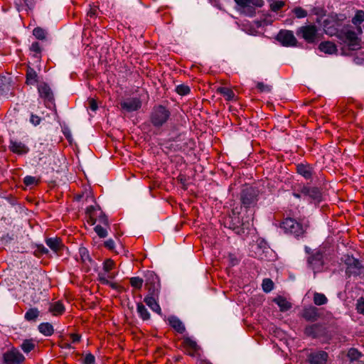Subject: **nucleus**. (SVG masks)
<instances>
[{
    "instance_id": "obj_22",
    "label": "nucleus",
    "mask_w": 364,
    "mask_h": 364,
    "mask_svg": "<svg viewBox=\"0 0 364 364\" xmlns=\"http://www.w3.org/2000/svg\"><path fill=\"white\" fill-rule=\"evenodd\" d=\"M169 325L178 333H183L186 328L183 322L176 316H171L168 318Z\"/></svg>"
},
{
    "instance_id": "obj_35",
    "label": "nucleus",
    "mask_w": 364,
    "mask_h": 364,
    "mask_svg": "<svg viewBox=\"0 0 364 364\" xmlns=\"http://www.w3.org/2000/svg\"><path fill=\"white\" fill-rule=\"evenodd\" d=\"M362 355V353L355 348H350L347 353V356L350 362L358 360Z\"/></svg>"
},
{
    "instance_id": "obj_15",
    "label": "nucleus",
    "mask_w": 364,
    "mask_h": 364,
    "mask_svg": "<svg viewBox=\"0 0 364 364\" xmlns=\"http://www.w3.org/2000/svg\"><path fill=\"white\" fill-rule=\"evenodd\" d=\"M276 40L285 47H293L297 44V40L293 31L289 30L279 31L276 36Z\"/></svg>"
},
{
    "instance_id": "obj_53",
    "label": "nucleus",
    "mask_w": 364,
    "mask_h": 364,
    "mask_svg": "<svg viewBox=\"0 0 364 364\" xmlns=\"http://www.w3.org/2000/svg\"><path fill=\"white\" fill-rule=\"evenodd\" d=\"M79 254L80 255L81 259L83 262L86 260L90 259V256L88 254V250L85 247H80L79 249Z\"/></svg>"
},
{
    "instance_id": "obj_20",
    "label": "nucleus",
    "mask_w": 364,
    "mask_h": 364,
    "mask_svg": "<svg viewBox=\"0 0 364 364\" xmlns=\"http://www.w3.org/2000/svg\"><path fill=\"white\" fill-rule=\"evenodd\" d=\"M38 90L39 92V95L41 98L44 100L45 103H50L53 104L54 102L53 93L49 87V85L46 83H42L39 85L38 87Z\"/></svg>"
},
{
    "instance_id": "obj_41",
    "label": "nucleus",
    "mask_w": 364,
    "mask_h": 364,
    "mask_svg": "<svg viewBox=\"0 0 364 364\" xmlns=\"http://www.w3.org/2000/svg\"><path fill=\"white\" fill-rule=\"evenodd\" d=\"M23 183L28 187L37 186L39 183V180L34 176H26L23 178Z\"/></svg>"
},
{
    "instance_id": "obj_11",
    "label": "nucleus",
    "mask_w": 364,
    "mask_h": 364,
    "mask_svg": "<svg viewBox=\"0 0 364 364\" xmlns=\"http://www.w3.org/2000/svg\"><path fill=\"white\" fill-rule=\"evenodd\" d=\"M300 192L303 193L304 198H307L310 203H319L322 199V194L320 189L315 186H310L307 184H300Z\"/></svg>"
},
{
    "instance_id": "obj_6",
    "label": "nucleus",
    "mask_w": 364,
    "mask_h": 364,
    "mask_svg": "<svg viewBox=\"0 0 364 364\" xmlns=\"http://www.w3.org/2000/svg\"><path fill=\"white\" fill-rule=\"evenodd\" d=\"M345 17L343 15L331 14L328 16L323 21L324 32L330 36H337L342 28L346 26L343 25Z\"/></svg>"
},
{
    "instance_id": "obj_12",
    "label": "nucleus",
    "mask_w": 364,
    "mask_h": 364,
    "mask_svg": "<svg viewBox=\"0 0 364 364\" xmlns=\"http://www.w3.org/2000/svg\"><path fill=\"white\" fill-rule=\"evenodd\" d=\"M345 264L347 266L346 274L349 277L351 276H360L364 273V266L358 259L353 257H348L345 261Z\"/></svg>"
},
{
    "instance_id": "obj_27",
    "label": "nucleus",
    "mask_w": 364,
    "mask_h": 364,
    "mask_svg": "<svg viewBox=\"0 0 364 364\" xmlns=\"http://www.w3.org/2000/svg\"><path fill=\"white\" fill-rule=\"evenodd\" d=\"M274 302L278 305L281 311H287L291 308V304L284 297L279 296L274 299Z\"/></svg>"
},
{
    "instance_id": "obj_3",
    "label": "nucleus",
    "mask_w": 364,
    "mask_h": 364,
    "mask_svg": "<svg viewBox=\"0 0 364 364\" xmlns=\"http://www.w3.org/2000/svg\"><path fill=\"white\" fill-rule=\"evenodd\" d=\"M171 118V111L162 105H155L150 113L149 120L154 127L159 129L164 126Z\"/></svg>"
},
{
    "instance_id": "obj_30",
    "label": "nucleus",
    "mask_w": 364,
    "mask_h": 364,
    "mask_svg": "<svg viewBox=\"0 0 364 364\" xmlns=\"http://www.w3.org/2000/svg\"><path fill=\"white\" fill-rule=\"evenodd\" d=\"M217 92L222 95L227 101L232 100L235 96L234 92L227 87H219Z\"/></svg>"
},
{
    "instance_id": "obj_4",
    "label": "nucleus",
    "mask_w": 364,
    "mask_h": 364,
    "mask_svg": "<svg viewBox=\"0 0 364 364\" xmlns=\"http://www.w3.org/2000/svg\"><path fill=\"white\" fill-rule=\"evenodd\" d=\"M306 252L309 254L307 266L314 274L323 272L326 264V257L321 250H314L310 252V248L306 247Z\"/></svg>"
},
{
    "instance_id": "obj_36",
    "label": "nucleus",
    "mask_w": 364,
    "mask_h": 364,
    "mask_svg": "<svg viewBox=\"0 0 364 364\" xmlns=\"http://www.w3.org/2000/svg\"><path fill=\"white\" fill-rule=\"evenodd\" d=\"M314 303L317 306L326 304L328 302L327 297L321 293L315 292L313 297Z\"/></svg>"
},
{
    "instance_id": "obj_39",
    "label": "nucleus",
    "mask_w": 364,
    "mask_h": 364,
    "mask_svg": "<svg viewBox=\"0 0 364 364\" xmlns=\"http://www.w3.org/2000/svg\"><path fill=\"white\" fill-rule=\"evenodd\" d=\"M364 21V11L363 10H358L355 16L352 18V23L354 25L360 24Z\"/></svg>"
},
{
    "instance_id": "obj_59",
    "label": "nucleus",
    "mask_w": 364,
    "mask_h": 364,
    "mask_svg": "<svg viewBox=\"0 0 364 364\" xmlns=\"http://www.w3.org/2000/svg\"><path fill=\"white\" fill-rule=\"evenodd\" d=\"M70 337L73 343H77L80 341V338H81V336L77 333H71L70 335Z\"/></svg>"
},
{
    "instance_id": "obj_37",
    "label": "nucleus",
    "mask_w": 364,
    "mask_h": 364,
    "mask_svg": "<svg viewBox=\"0 0 364 364\" xmlns=\"http://www.w3.org/2000/svg\"><path fill=\"white\" fill-rule=\"evenodd\" d=\"M130 285L135 289L140 290L144 284V279L139 277H132L129 279Z\"/></svg>"
},
{
    "instance_id": "obj_52",
    "label": "nucleus",
    "mask_w": 364,
    "mask_h": 364,
    "mask_svg": "<svg viewBox=\"0 0 364 364\" xmlns=\"http://www.w3.org/2000/svg\"><path fill=\"white\" fill-rule=\"evenodd\" d=\"M98 7L97 6H90V9L87 12V16L91 18H95L97 16Z\"/></svg>"
},
{
    "instance_id": "obj_5",
    "label": "nucleus",
    "mask_w": 364,
    "mask_h": 364,
    "mask_svg": "<svg viewBox=\"0 0 364 364\" xmlns=\"http://www.w3.org/2000/svg\"><path fill=\"white\" fill-rule=\"evenodd\" d=\"M259 196V188L248 186L242 189L240 193V200L243 208L248 210L257 206Z\"/></svg>"
},
{
    "instance_id": "obj_62",
    "label": "nucleus",
    "mask_w": 364,
    "mask_h": 364,
    "mask_svg": "<svg viewBox=\"0 0 364 364\" xmlns=\"http://www.w3.org/2000/svg\"><path fill=\"white\" fill-rule=\"evenodd\" d=\"M250 4H253L257 7H262L264 5L263 0H251Z\"/></svg>"
},
{
    "instance_id": "obj_64",
    "label": "nucleus",
    "mask_w": 364,
    "mask_h": 364,
    "mask_svg": "<svg viewBox=\"0 0 364 364\" xmlns=\"http://www.w3.org/2000/svg\"><path fill=\"white\" fill-rule=\"evenodd\" d=\"M99 280L100 281V282L103 284H109V281L107 279H106V277H105V275H103L102 273H100L99 274Z\"/></svg>"
},
{
    "instance_id": "obj_18",
    "label": "nucleus",
    "mask_w": 364,
    "mask_h": 364,
    "mask_svg": "<svg viewBox=\"0 0 364 364\" xmlns=\"http://www.w3.org/2000/svg\"><path fill=\"white\" fill-rule=\"evenodd\" d=\"M328 358V355L326 351L312 352L308 355V362L310 364H326Z\"/></svg>"
},
{
    "instance_id": "obj_10",
    "label": "nucleus",
    "mask_w": 364,
    "mask_h": 364,
    "mask_svg": "<svg viewBox=\"0 0 364 364\" xmlns=\"http://www.w3.org/2000/svg\"><path fill=\"white\" fill-rule=\"evenodd\" d=\"M296 35L301 37L306 43H314L318 36V28L316 25H306L299 27L296 32Z\"/></svg>"
},
{
    "instance_id": "obj_34",
    "label": "nucleus",
    "mask_w": 364,
    "mask_h": 364,
    "mask_svg": "<svg viewBox=\"0 0 364 364\" xmlns=\"http://www.w3.org/2000/svg\"><path fill=\"white\" fill-rule=\"evenodd\" d=\"M35 250L33 251V255L38 258H41L44 255H48L49 250L42 244H36L34 245Z\"/></svg>"
},
{
    "instance_id": "obj_48",
    "label": "nucleus",
    "mask_w": 364,
    "mask_h": 364,
    "mask_svg": "<svg viewBox=\"0 0 364 364\" xmlns=\"http://www.w3.org/2000/svg\"><path fill=\"white\" fill-rule=\"evenodd\" d=\"M97 220L102 224H104L105 225H107L108 226L109 225V222H108V218L105 215V214L101 211L100 209H97Z\"/></svg>"
},
{
    "instance_id": "obj_57",
    "label": "nucleus",
    "mask_w": 364,
    "mask_h": 364,
    "mask_svg": "<svg viewBox=\"0 0 364 364\" xmlns=\"http://www.w3.org/2000/svg\"><path fill=\"white\" fill-rule=\"evenodd\" d=\"M234 1L238 6H240L242 8L247 7L248 5H250V2H251V0H234Z\"/></svg>"
},
{
    "instance_id": "obj_9",
    "label": "nucleus",
    "mask_w": 364,
    "mask_h": 364,
    "mask_svg": "<svg viewBox=\"0 0 364 364\" xmlns=\"http://www.w3.org/2000/svg\"><path fill=\"white\" fill-rule=\"evenodd\" d=\"M145 289L148 294L146 296L159 297L161 284L159 277L153 271L145 274Z\"/></svg>"
},
{
    "instance_id": "obj_16",
    "label": "nucleus",
    "mask_w": 364,
    "mask_h": 364,
    "mask_svg": "<svg viewBox=\"0 0 364 364\" xmlns=\"http://www.w3.org/2000/svg\"><path fill=\"white\" fill-rule=\"evenodd\" d=\"M45 242L51 251L58 257L62 256L63 251L67 249L62 238L57 236L46 237L45 239Z\"/></svg>"
},
{
    "instance_id": "obj_55",
    "label": "nucleus",
    "mask_w": 364,
    "mask_h": 364,
    "mask_svg": "<svg viewBox=\"0 0 364 364\" xmlns=\"http://www.w3.org/2000/svg\"><path fill=\"white\" fill-rule=\"evenodd\" d=\"M292 196L298 199H301L303 198V193L300 192V184L294 188Z\"/></svg>"
},
{
    "instance_id": "obj_23",
    "label": "nucleus",
    "mask_w": 364,
    "mask_h": 364,
    "mask_svg": "<svg viewBox=\"0 0 364 364\" xmlns=\"http://www.w3.org/2000/svg\"><path fill=\"white\" fill-rule=\"evenodd\" d=\"M159 297L145 296L144 301L154 312L162 315L161 309L158 302Z\"/></svg>"
},
{
    "instance_id": "obj_47",
    "label": "nucleus",
    "mask_w": 364,
    "mask_h": 364,
    "mask_svg": "<svg viewBox=\"0 0 364 364\" xmlns=\"http://www.w3.org/2000/svg\"><path fill=\"white\" fill-rule=\"evenodd\" d=\"M285 6L284 1H274L270 4V9L274 12H277Z\"/></svg>"
},
{
    "instance_id": "obj_14",
    "label": "nucleus",
    "mask_w": 364,
    "mask_h": 364,
    "mask_svg": "<svg viewBox=\"0 0 364 364\" xmlns=\"http://www.w3.org/2000/svg\"><path fill=\"white\" fill-rule=\"evenodd\" d=\"M296 173L307 181H312L316 171L312 164L307 162H301L296 164Z\"/></svg>"
},
{
    "instance_id": "obj_61",
    "label": "nucleus",
    "mask_w": 364,
    "mask_h": 364,
    "mask_svg": "<svg viewBox=\"0 0 364 364\" xmlns=\"http://www.w3.org/2000/svg\"><path fill=\"white\" fill-rule=\"evenodd\" d=\"M89 105L90 109H92V111H96L97 109L98 106L96 101L94 99H91L89 101Z\"/></svg>"
},
{
    "instance_id": "obj_7",
    "label": "nucleus",
    "mask_w": 364,
    "mask_h": 364,
    "mask_svg": "<svg viewBox=\"0 0 364 364\" xmlns=\"http://www.w3.org/2000/svg\"><path fill=\"white\" fill-rule=\"evenodd\" d=\"M304 333L306 336L312 338H321L323 343H328L331 339L326 326L321 323L306 326Z\"/></svg>"
},
{
    "instance_id": "obj_50",
    "label": "nucleus",
    "mask_w": 364,
    "mask_h": 364,
    "mask_svg": "<svg viewBox=\"0 0 364 364\" xmlns=\"http://www.w3.org/2000/svg\"><path fill=\"white\" fill-rule=\"evenodd\" d=\"M257 88L259 90L260 92H270L272 90V86L269 85H265L262 82H258L257 83Z\"/></svg>"
},
{
    "instance_id": "obj_46",
    "label": "nucleus",
    "mask_w": 364,
    "mask_h": 364,
    "mask_svg": "<svg viewBox=\"0 0 364 364\" xmlns=\"http://www.w3.org/2000/svg\"><path fill=\"white\" fill-rule=\"evenodd\" d=\"M115 265L114 262L111 259H107L103 262V269L105 272L109 273V272L114 269Z\"/></svg>"
},
{
    "instance_id": "obj_29",
    "label": "nucleus",
    "mask_w": 364,
    "mask_h": 364,
    "mask_svg": "<svg viewBox=\"0 0 364 364\" xmlns=\"http://www.w3.org/2000/svg\"><path fill=\"white\" fill-rule=\"evenodd\" d=\"M97 208L93 205H90L86 209V215L88 223L93 225L95 224L96 221L97 220Z\"/></svg>"
},
{
    "instance_id": "obj_54",
    "label": "nucleus",
    "mask_w": 364,
    "mask_h": 364,
    "mask_svg": "<svg viewBox=\"0 0 364 364\" xmlns=\"http://www.w3.org/2000/svg\"><path fill=\"white\" fill-rule=\"evenodd\" d=\"M95 358L92 353H87L85 355L82 360V364H95Z\"/></svg>"
},
{
    "instance_id": "obj_51",
    "label": "nucleus",
    "mask_w": 364,
    "mask_h": 364,
    "mask_svg": "<svg viewBox=\"0 0 364 364\" xmlns=\"http://www.w3.org/2000/svg\"><path fill=\"white\" fill-rule=\"evenodd\" d=\"M356 310L360 314L364 315V298L360 297L356 302Z\"/></svg>"
},
{
    "instance_id": "obj_28",
    "label": "nucleus",
    "mask_w": 364,
    "mask_h": 364,
    "mask_svg": "<svg viewBox=\"0 0 364 364\" xmlns=\"http://www.w3.org/2000/svg\"><path fill=\"white\" fill-rule=\"evenodd\" d=\"M26 77L27 85H34L38 82V75L36 70L30 66L27 68Z\"/></svg>"
},
{
    "instance_id": "obj_60",
    "label": "nucleus",
    "mask_w": 364,
    "mask_h": 364,
    "mask_svg": "<svg viewBox=\"0 0 364 364\" xmlns=\"http://www.w3.org/2000/svg\"><path fill=\"white\" fill-rule=\"evenodd\" d=\"M246 8H247L246 13L249 16L252 17L255 15L256 12H255V9L254 7L248 5V6Z\"/></svg>"
},
{
    "instance_id": "obj_1",
    "label": "nucleus",
    "mask_w": 364,
    "mask_h": 364,
    "mask_svg": "<svg viewBox=\"0 0 364 364\" xmlns=\"http://www.w3.org/2000/svg\"><path fill=\"white\" fill-rule=\"evenodd\" d=\"M308 226V220L305 219L296 220L291 218H285L280 225V228L284 230L285 233L296 238L303 237Z\"/></svg>"
},
{
    "instance_id": "obj_17",
    "label": "nucleus",
    "mask_w": 364,
    "mask_h": 364,
    "mask_svg": "<svg viewBox=\"0 0 364 364\" xmlns=\"http://www.w3.org/2000/svg\"><path fill=\"white\" fill-rule=\"evenodd\" d=\"M9 149L10 151L18 155H24L29 152V148L23 142L10 139Z\"/></svg>"
},
{
    "instance_id": "obj_8",
    "label": "nucleus",
    "mask_w": 364,
    "mask_h": 364,
    "mask_svg": "<svg viewBox=\"0 0 364 364\" xmlns=\"http://www.w3.org/2000/svg\"><path fill=\"white\" fill-rule=\"evenodd\" d=\"M342 43L346 44L352 50L360 48V40L356 33L349 28V26L346 25L342 31L336 36Z\"/></svg>"
},
{
    "instance_id": "obj_32",
    "label": "nucleus",
    "mask_w": 364,
    "mask_h": 364,
    "mask_svg": "<svg viewBox=\"0 0 364 364\" xmlns=\"http://www.w3.org/2000/svg\"><path fill=\"white\" fill-rule=\"evenodd\" d=\"M136 311L140 318L144 321H146L150 318V314L142 303L139 302L137 304Z\"/></svg>"
},
{
    "instance_id": "obj_21",
    "label": "nucleus",
    "mask_w": 364,
    "mask_h": 364,
    "mask_svg": "<svg viewBox=\"0 0 364 364\" xmlns=\"http://www.w3.org/2000/svg\"><path fill=\"white\" fill-rule=\"evenodd\" d=\"M122 109L131 112L139 109L141 107V102L139 98L134 97L121 102Z\"/></svg>"
},
{
    "instance_id": "obj_2",
    "label": "nucleus",
    "mask_w": 364,
    "mask_h": 364,
    "mask_svg": "<svg viewBox=\"0 0 364 364\" xmlns=\"http://www.w3.org/2000/svg\"><path fill=\"white\" fill-rule=\"evenodd\" d=\"M240 210L237 207L232 209L231 212L223 218V225L232 230L237 235L245 232V229L247 228L248 223L244 222L240 217Z\"/></svg>"
},
{
    "instance_id": "obj_44",
    "label": "nucleus",
    "mask_w": 364,
    "mask_h": 364,
    "mask_svg": "<svg viewBox=\"0 0 364 364\" xmlns=\"http://www.w3.org/2000/svg\"><path fill=\"white\" fill-rule=\"evenodd\" d=\"M262 289L264 292H270L274 289V282L270 279H264L262 282Z\"/></svg>"
},
{
    "instance_id": "obj_31",
    "label": "nucleus",
    "mask_w": 364,
    "mask_h": 364,
    "mask_svg": "<svg viewBox=\"0 0 364 364\" xmlns=\"http://www.w3.org/2000/svg\"><path fill=\"white\" fill-rule=\"evenodd\" d=\"M40 311L37 308L29 309L24 315V318L27 321H35L39 316Z\"/></svg>"
},
{
    "instance_id": "obj_40",
    "label": "nucleus",
    "mask_w": 364,
    "mask_h": 364,
    "mask_svg": "<svg viewBox=\"0 0 364 364\" xmlns=\"http://www.w3.org/2000/svg\"><path fill=\"white\" fill-rule=\"evenodd\" d=\"M176 92L179 95L184 96V95H187L190 93L191 89H190L189 86L184 85V84H181V85H178L176 86Z\"/></svg>"
},
{
    "instance_id": "obj_13",
    "label": "nucleus",
    "mask_w": 364,
    "mask_h": 364,
    "mask_svg": "<svg viewBox=\"0 0 364 364\" xmlns=\"http://www.w3.org/2000/svg\"><path fill=\"white\" fill-rule=\"evenodd\" d=\"M24 361V355L16 348L13 347L3 353L2 364H23Z\"/></svg>"
},
{
    "instance_id": "obj_38",
    "label": "nucleus",
    "mask_w": 364,
    "mask_h": 364,
    "mask_svg": "<svg viewBox=\"0 0 364 364\" xmlns=\"http://www.w3.org/2000/svg\"><path fill=\"white\" fill-rule=\"evenodd\" d=\"M35 346L36 345L34 342L32 340L29 339L24 340L22 344L21 345L22 350L26 353H28L31 350H33Z\"/></svg>"
},
{
    "instance_id": "obj_24",
    "label": "nucleus",
    "mask_w": 364,
    "mask_h": 364,
    "mask_svg": "<svg viewBox=\"0 0 364 364\" xmlns=\"http://www.w3.org/2000/svg\"><path fill=\"white\" fill-rule=\"evenodd\" d=\"M318 49L320 51L329 55L336 53L338 50L336 44L331 41L321 42L318 45Z\"/></svg>"
},
{
    "instance_id": "obj_45",
    "label": "nucleus",
    "mask_w": 364,
    "mask_h": 364,
    "mask_svg": "<svg viewBox=\"0 0 364 364\" xmlns=\"http://www.w3.org/2000/svg\"><path fill=\"white\" fill-rule=\"evenodd\" d=\"M30 49L32 52L35 53L33 55L35 58L39 59L41 58V47L38 42H33L31 44Z\"/></svg>"
},
{
    "instance_id": "obj_42",
    "label": "nucleus",
    "mask_w": 364,
    "mask_h": 364,
    "mask_svg": "<svg viewBox=\"0 0 364 364\" xmlns=\"http://www.w3.org/2000/svg\"><path fill=\"white\" fill-rule=\"evenodd\" d=\"M292 13L298 18H303L307 16V11L301 6H296L292 10Z\"/></svg>"
},
{
    "instance_id": "obj_56",
    "label": "nucleus",
    "mask_w": 364,
    "mask_h": 364,
    "mask_svg": "<svg viewBox=\"0 0 364 364\" xmlns=\"http://www.w3.org/2000/svg\"><path fill=\"white\" fill-rule=\"evenodd\" d=\"M41 119L40 117H38L36 114H31L30 122L31 124H33L34 126H37L41 123Z\"/></svg>"
},
{
    "instance_id": "obj_25",
    "label": "nucleus",
    "mask_w": 364,
    "mask_h": 364,
    "mask_svg": "<svg viewBox=\"0 0 364 364\" xmlns=\"http://www.w3.org/2000/svg\"><path fill=\"white\" fill-rule=\"evenodd\" d=\"M65 310V306L60 301L50 303L48 308V311L55 316L62 315Z\"/></svg>"
},
{
    "instance_id": "obj_63",
    "label": "nucleus",
    "mask_w": 364,
    "mask_h": 364,
    "mask_svg": "<svg viewBox=\"0 0 364 364\" xmlns=\"http://www.w3.org/2000/svg\"><path fill=\"white\" fill-rule=\"evenodd\" d=\"M58 346L61 348H65V349H71V348H73L71 344L69 343H67V342L60 343L58 344Z\"/></svg>"
},
{
    "instance_id": "obj_26",
    "label": "nucleus",
    "mask_w": 364,
    "mask_h": 364,
    "mask_svg": "<svg viewBox=\"0 0 364 364\" xmlns=\"http://www.w3.org/2000/svg\"><path fill=\"white\" fill-rule=\"evenodd\" d=\"M38 329L45 336H50L54 333L53 325L48 322L41 323L38 325Z\"/></svg>"
},
{
    "instance_id": "obj_49",
    "label": "nucleus",
    "mask_w": 364,
    "mask_h": 364,
    "mask_svg": "<svg viewBox=\"0 0 364 364\" xmlns=\"http://www.w3.org/2000/svg\"><path fill=\"white\" fill-rule=\"evenodd\" d=\"M94 230L95 231V232L97 233V235L100 237V238H105L107 236V231L105 228H104L103 227H102L101 225H96L95 228H94Z\"/></svg>"
},
{
    "instance_id": "obj_58",
    "label": "nucleus",
    "mask_w": 364,
    "mask_h": 364,
    "mask_svg": "<svg viewBox=\"0 0 364 364\" xmlns=\"http://www.w3.org/2000/svg\"><path fill=\"white\" fill-rule=\"evenodd\" d=\"M105 247L108 250H112L114 248L115 243L112 239H109L104 243Z\"/></svg>"
},
{
    "instance_id": "obj_33",
    "label": "nucleus",
    "mask_w": 364,
    "mask_h": 364,
    "mask_svg": "<svg viewBox=\"0 0 364 364\" xmlns=\"http://www.w3.org/2000/svg\"><path fill=\"white\" fill-rule=\"evenodd\" d=\"M183 344L186 349L191 350L193 352H196L198 348L196 342L188 336L183 338Z\"/></svg>"
},
{
    "instance_id": "obj_43",
    "label": "nucleus",
    "mask_w": 364,
    "mask_h": 364,
    "mask_svg": "<svg viewBox=\"0 0 364 364\" xmlns=\"http://www.w3.org/2000/svg\"><path fill=\"white\" fill-rule=\"evenodd\" d=\"M33 35L39 40H44L46 38V31L41 27H36L33 31Z\"/></svg>"
},
{
    "instance_id": "obj_19",
    "label": "nucleus",
    "mask_w": 364,
    "mask_h": 364,
    "mask_svg": "<svg viewBox=\"0 0 364 364\" xmlns=\"http://www.w3.org/2000/svg\"><path fill=\"white\" fill-rule=\"evenodd\" d=\"M301 316L306 321L314 322L320 317L318 309L314 306L305 307L302 311Z\"/></svg>"
}]
</instances>
